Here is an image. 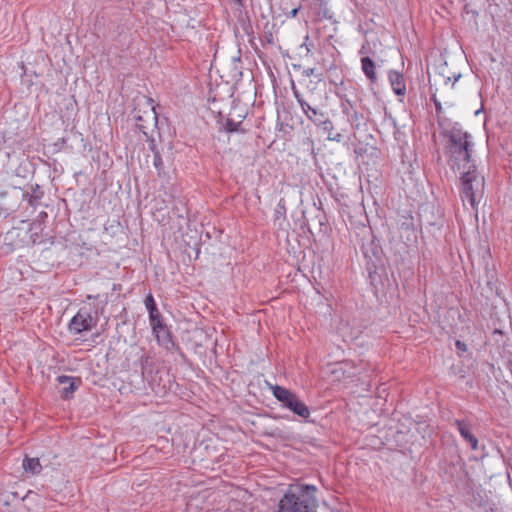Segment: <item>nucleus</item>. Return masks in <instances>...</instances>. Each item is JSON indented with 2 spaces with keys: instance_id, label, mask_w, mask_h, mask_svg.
Returning a JSON list of instances; mask_svg holds the SVG:
<instances>
[{
  "instance_id": "1",
  "label": "nucleus",
  "mask_w": 512,
  "mask_h": 512,
  "mask_svg": "<svg viewBox=\"0 0 512 512\" xmlns=\"http://www.w3.org/2000/svg\"><path fill=\"white\" fill-rule=\"evenodd\" d=\"M474 143L472 136L461 127L454 126L448 132V140L445 146L448 164L453 171L466 169L468 165H474L472 150Z\"/></svg>"
},
{
  "instance_id": "2",
  "label": "nucleus",
  "mask_w": 512,
  "mask_h": 512,
  "mask_svg": "<svg viewBox=\"0 0 512 512\" xmlns=\"http://www.w3.org/2000/svg\"><path fill=\"white\" fill-rule=\"evenodd\" d=\"M454 172L460 180L463 201L469 202L472 209L477 211L484 194V177L478 173L475 164Z\"/></svg>"
},
{
  "instance_id": "3",
  "label": "nucleus",
  "mask_w": 512,
  "mask_h": 512,
  "mask_svg": "<svg viewBox=\"0 0 512 512\" xmlns=\"http://www.w3.org/2000/svg\"><path fill=\"white\" fill-rule=\"evenodd\" d=\"M97 321V312L93 311L90 307L84 306L71 318L68 323V330L72 334H80L90 331L96 326Z\"/></svg>"
},
{
  "instance_id": "4",
  "label": "nucleus",
  "mask_w": 512,
  "mask_h": 512,
  "mask_svg": "<svg viewBox=\"0 0 512 512\" xmlns=\"http://www.w3.org/2000/svg\"><path fill=\"white\" fill-rule=\"evenodd\" d=\"M332 381H342L355 377L359 371L352 361H340L330 364L328 367Z\"/></svg>"
},
{
  "instance_id": "5",
  "label": "nucleus",
  "mask_w": 512,
  "mask_h": 512,
  "mask_svg": "<svg viewBox=\"0 0 512 512\" xmlns=\"http://www.w3.org/2000/svg\"><path fill=\"white\" fill-rule=\"evenodd\" d=\"M151 327L153 334L155 335L156 340L160 346L164 347L167 350L174 346L171 333L168 327L163 322L151 325Z\"/></svg>"
},
{
  "instance_id": "6",
  "label": "nucleus",
  "mask_w": 512,
  "mask_h": 512,
  "mask_svg": "<svg viewBox=\"0 0 512 512\" xmlns=\"http://www.w3.org/2000/svg\"><path fill=\"white\" fill-rule=\"evenodd\" d=\"M455 425L462 436L467 441L473 450L478 449V440L471 431V424L466 420H455Z\"/></svg>"
},
{
  "instance_id": "7",
  "label": "nucleus",
  "mask_w": 512,
  "mask_h": 512,
  "mask_svg": "<svg viewBox=\"0 0 512 512\" xmlns=\"http://www.w3.org/2000/svg\"><path fill=\"white\" fill-rule=\"evenodd\" d=\"M272 393H273V396L279 402L282 403V406L287 409H290L293 402L297 398V396L293 392H291L290 390H288L284 387L278 386V385H275L272 387Z\"/></svg>"
},
{
  "instance_id": "8",
  "label": "nucleus",
  "mask_w": 512,
  "mask_h": 512,
  "mask_svg": "<svg viewBox=\"0 0 512 512\" xmlns=\"http://www.w3.org/2000/svg\"><path fill=\"white\" fill-rule=\"evenodd\" d=\"M388 79L395 94L403 96L406 93V85L403 75L398 71H390Z\"/></svg>"
},
{
  "instance_id": "9",
  "label": "nucleus",
  "mask_w": 512,
  "mask_h": 512,
  "mask_svg": "<svg viewBox=\"0 0 512 512\" xmlns=\"http://www.w3.org/2000/svg\"><path fill=\"white\" fill-rule=\"evenodd\" d=\"M361 68L369 80L374 81L376 79L375 63L370 57L365 56L361 58Z\"/></svg>"
},
{
  "instance_id": "10",
  "label": "nucleus",
  "mask_w": 512,
  "mask_h": 512,
  "mask_svg": "<svg viewBox=\"0 0 512 512\" xmlns=\"http://www.w3.org/2000/svg\"><path fill=\"white\" fill-rule=\"evenodd\" d=\"M22 466L26 473L32 475L39 474L42 470V465L38 458L25 457Z\"/></svg>"
},
{
  "instance_id": "11",
  "label": "nucleus",
  "mask_w": 512,
  "mask_h": 512,
  "mask_svg": "<svg viewBox=\"0 0 512 512\" xmlns=\"http://www.w3.org/2000/svg\"><path fill=\"white\" fill-rule=\"evenodd\" d=\"M58 382L61 384L68 383L69 385L65 388H63L62 395L64 398H69L74 391L77 389V386L75 385L74 378L71 376L66 375H60L57 378Z\"/></svg>"
},
{
  "instance_id": "12",
  "label": "nucleus",
  "mask_w": 512,
  "mask_h": 512,
  "mask_svg": "<svg viewBox=\"0 0 512 512\" xmlns=\"http://www.w3.org/2000/svg\"><path fill=\"white\" fill-rule=\"evenodd\" d=\"M289 410L292 411L294 414L298 415L299 417L303 418V419H306V418H308L310 416V409L298 397L293 402V404H292V406L290 407Z\"/></svg>"
},
{
  "instance_id": "13",
  "label": "nucleus",
  "mask_w": 512,
  "mask_h": 512,
  "mask_svg": "<svg viewBox=\"0 0 512 512\" xmlns=\"http://www.w3.org/2000/svg\"><path fill=\"white\" fill-rule=\"evenodd\" d=\"M302 112L305 114V116L312 121L314 124L320 123L321 119L326 115L325 112L316 109L309 105V108H302Z\"/></svg>"
},
{
  "instance_id": "14",
  "label": "nucleus",
  "mask_w": 512,
  "mask_h": 512,
  "mask_svg": "<svg viewBox=\"0 0 512 512\" xmlns=\"http://www.w3.org/2000/svg\"><path fill=\"white\" fill-rule=\"evenodd\" d=\"M153 166L157 170V174L159 177H162L165 174L164 163H163L162 157L159 152L154 153Z\"/></svg>"
},
{
  "instance_id": "15",
  "label": "nucleus",
  "mask_w": 512,
  "mask_h": 512,
  "mask_svg": "<svg viewBox=\"0 0 512 512\" xmlns=\"http://www.w3.org/2000/svg\"><path fill=\"white\" fill-rule=\"evenodd\" d=\"M320 121V123H316L315 125L321 127L323 132L330 136L334 129L332 121L326 115Z\"/></svg>"
},
{
  "instance_id": "16",
  "label": "nucleus",
  "mask_w": 512,
  "mask_h": 512,
  "mask_svg": "<svg viewBox=\"0 0 512 512\" xmlns=\"http://www.w3.org/2000/svg\"><path fill=\"white\" fill-rule=\"evenodd\" d=\"M148 313H149L150 325H154V324L163 322L161 313L159 312L157 306L155 308H153V310L152 309L148 310Z\"/></svg>"
},
{
  "instance_id": "17",
  "label": "nucleus",
  "mask_w": 512,
  "mask_h": 512,
  "mask_svg": "<svg viewBox=\"0 0 512 512\" xmlns=\"http://www.w3.org/2000/svg\"><path fill=\"white\" fill-rule=\"evenodd\" d=\"M292 93L301 109L305 107L309 108V103L303 98L302 94L296 89L294 85L292 86Z\"/></svg>"
},
{
  "instance_id": "18",
  "label": "nucleus",
  "mask_w": 512,
  "mask_h": 512,
  "mask_svg": "<svg viewBox=\"0 0 512 512\" xmlns=\"http://www.w3.org/2000/svg\"><path fill=\"white\" fill-rule=\"evenodd\" d=\"M296 487L302 494H308L310 492L314 493L316 491V487L314 485L303 484L297 485Z\"/></svg>"
},
{
  "instance_id": "19",
  "label": "nucleus",
  "mask_w": 512,
  "mask_h": 512,
  "mask_svg": "<svg viewBox=\"0 0 512 512\" xmlns=\"http://www.w3.org/2000/svg\"><path fill=\"white\" fill-rule=\"evenodd\" d=\"M144 304H145V307L148 310L155 308L156 307V303H155V300H154V297L153 295L150 293L149 295H147V297L145 298L144 300Z\"/></svg>"
},
{
  "instance_id": "20",
  "label": "nucleus",
  "mask_w": 512,
  "mask_h": 512,
  "mask_svg": "<svg viewBox=\"0 0 512 512\" xmlns=\"http://www.w3.org/2000/svg\"><path fill=\"white\" fill-rule=\"evenodd\" d=\"M327 139L330 141L341 142L343 139V136L340 133H335V134H331L330 136H327Z\"/></svg>"
},
{
  "instance_id": "21",
  "label": "nucleus",
  "mask_w": 512,
  "mask_h": 512,
  "mask_svg": "<svg viewBox=\"0 0 512 512\" xmlns=\"http://www.w3.org/2000/svg\"><path fill=\"white\" fill-rule=\"evenodd\" d=\"M456 348L461 351V352H465L467 350V346L465 343H463L462 341L460 340H457L456 343Z\"/></svg>"
},
{
  "instance_id": "22",
  "label": "nucleus",
  "mask_w": 512,
  "mask_h": 512,
  "mask_svg": "<svg viewBox=\"0 0 512 512\" xmlns=\"http://www.w3.org/2000/svg\"><path fill=\"white\" fill-rule=\"evenodd\" d=\"M304 75L307 77H311L315 75V69L314 68H308L304 71Z\"/></svg>"
},
{
  "instance_id": "23",
  "label": "nucleus",
  "mask_w": 512,
  "mask_h": 512,
  "mask_svg": "<svg viewBox=\"0 0 512 512\" xmlns=\"http://www.w3.org/2000/svg\"><path fill=\"white\" fill-rule=\"evenodd\" d=\"M148 102H149V104L151 105V110H152V112H153V114H154V118L156 119L157 115H156V112H155V107L152 105L153 100H152L151 98H149V99H148Z\"/></svg>"
},
{
  "instance_id": "24",
  "label": "nucleus",
  "mask_w": 512,
  "mask_h": 512,
  "mask_svg": "<svg viewBox=\"0 0 512 512\" xmlns=\"http://www.w3.org/2000/svg\"><path fill=\"white\" fill-rule=\"evenodd\" d=\"M298 11H299V8H294L293 10H291L289 16L295 17L298 14Z\"/></svg>"
},
{
  "instance_id": "25",
  "label": "nucleus",
  "mask_w": 512,
  "mask_h": 512,
  "mask_svg": "<svg viewBox=\"0 0 512 512\" xmlns=\"http://www.w3.org/2000/svg\"><path fill=\"white\" fill-rule=\"evenodd\" d=\"M360 54H365L366 53V45H363L361 50L359 51Z\"/></svg>"
},
{
  "instance_id": "26",
  "label": "nucleus",
  "mask_w": 512,
  "mask_h": 512,
  "mask_svg": "<svg viewBox=\"0 0 512 512\" xmlns=\"http://www.w3.org/2000/svg\"><path fill=\"white\" fill-rule=\"evenodd\" d=\"M435 106H436V108H437V109H439V108H440V103H439V102H437L436 100H435Z\"/></svg>"
},
{
  "instance_id": "27",
  "label": "nucleus",
  "mask_w": 512,
  "mask_h": 512,
  "mask_svg": "<svg viewBox=\"0 0 512 512\" xmlns=\"http://www.w3.org/2000/svg\"><path fill=\"white\" fill-rule=\"evenodd\" d=\"M460 76H461L460 74H459L458 76H455V78H454V83H455L456 81H458V79L460 78Z\"/></svg>"
}]
</instances>
